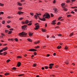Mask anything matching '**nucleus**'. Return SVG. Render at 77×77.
I'll use <instances>...</instances> for the list:
<instances>
[{"mask_svg": "<svg viewBox=\"0 0 77 77\" xmlns=\"http://www.w3.org/2000/svg\"><path fill=\"white\" fill-rule=\"evenodd\" d=\"M4 56L5 55H6V54H7V52H5L4 53Z\"/></svg>", "mask_w": 77, "mask_h": 77, "instance_id": "nucleus-23", "label": "nucleus"}, {"mask_svg": "<svg viewBox=\"0 0 77 77\" xmlns=\"http://www.w3.org/2000/svg\"><path fill=\"white\" fill-rule=\"evenodd\" d=\"M7 27H8V28H11V26H10L9 25H7Z\"/></svg>", "mask_w": 77, "mask_h": 77, "instance_id": "nucleus-30", "label": "nucleus"}, {"mask_svg": "<svg viewBox=\"0 0 77 77\" xmlns=\"http://www.w3.org/2000/svg\"><path fill=\"white\" fill-rule=\"evenodd\" d=\"M5 75H9V73H6L5 74Z\"/></svg>", "mask_w": 77, "mask_h": 77, "instance_id": "nucleus-17", "label": "nucleus"}, {"mask_svg": "<svg viewBox=\"0 0 77 77\" xmlns=\"http://www.w3.org/2000/svg\"><path fill=\"white\" fill-rule=\"evenodd\" d=\"M70 2V1H69V0H68L66 1V3H69Z\"/></svg>", "mask_w": 77, "mask_h": 77, "instance_id": "nucleus-37", "label": "nucleus"}, {"mask_svg": "<svg viewBox=\"0 0 77 77\" xmlns=\"http://www.w3.org/2000/svg\"><path fill=\"white\" fill-rule=\"evenodd\" d=\"M52 24H53V25H54V24H56V23L55 22H53L52 23H51Z\"/></svg>", "mask_w": 77, "mask_h": 77, "instance_id": "nucleus-29", "label": "nucleus"}, {"mask_svg": "<svg viewBox=\"0 0 77 77\" xmlns=\"http://www.w3.org/2000/svg\"><path fill=\"white\" fill-rule=\"evenodd\" d=\"M27 40H28V41H29L30 42H32V40H31V39L30 38L27 39Z\"/></svg>", "mask_w": 77, "mask_h": 77, "instance_id": "nucleus-12", "label": "nucleus"}, {"mask_svg": "<svg viewBox=\"0 0 77 77\" xmlns=\"http://www.w3.org/2000/svg\"><path fill=\"white\" fill-rule=\"evenodd\" d=\"M60 22H58V23H57V24L58 25H59L60 24Z\"/></svg>", "mask_w": 77, "mask_h": 77, "instance_id": "nucleus-54", "label": "nucleus"}, {"mask_svg": "<svg viewBox=\"0 0 77 77\" xmlns=\"http://www.w3.org/2000/svg\"><path fill=\"white\" fill-rule=\"evenodd\" d=\"M53 3H56V0H54L53 2Z\"/></svg>", "mask_w": 77, "mask_h": 77, "instance_id": "nucleus-49", "label": "nucleus"}, {"mask_svg": "<svg viewBox=\"0 0 77 77\" xmlns=\"http://www.w3.org/2000/svg\"><path fill=\"white\" fill-rule=\"evenodd\" d=\"M18 9L19 11H21V9H23V8H22L21 7H19L18 8Z\"/></svg>", "mask_w": 77, "mask_h": 77, "instance_id": "nucleus-14", "label": "nucleus"}, {"mask_svg": "<svg viewBox=\"0 0 77 77\" xmlns=\"http://www.w3.org/2000/svg\"><path fill=\"white\" fill-rule=\"evenodd\" d=\"M12 31H9L8 34H11V33H12Z\"/></svg>", "mask_w": 77, "mask_h": 77, "instance_id": "nucleus-31", "label": "nucleus"}, {"mask_svg": "<svg viewBox=\"0 0 77 77\" xmlns=\"http://www.w3.org/2000/svg\"><path fill=\"white\" fill-rule=\"evenodd\" d=\"M33 66H34L35 67L36 66V64H35V63L33 65Z\"/></svg>", "mask_w": 77, "mask_h": 77, "instance_id": "nucleus-20", "label": "nucleus"}, {"mask_svg": "<svg viewBox=\"0 0 77 77\" xmlns=\"http://www.w3.org/2000/svg\"><path fill=\"white\" fill-rule=\"evenodd\" d=\"M11 21L9 20L7 22V23H8V24H9V23H11Z\"/></svg>", "mask_w": 77, "mask_h": 77, "instance_id": "nucleus-22", "label": "nucleus"}, {"mask_svg": "<svg viewBox=\"0 0 77 77\" xmlns=\"http://www.w3.org/2000/svg\"><path fill=\"white\" fill-rule=\"evenodd\" d=\"M52 67H53V66H49V68L50 69H51V68H52Z\"/></svg>", "mask_w": 77, "mask_h": 77, "instance_id": "nucleus-36", "label": "nucleus"}, {"mask_svg": "<svg viewBox=\"0 0 77 77\" xmlns=\"http://www.w3.org/2000/svg\"><path fill=\"white\" fill-rule=\"evenodd\" d=\"M30 14L33 16V13H30Z\"/></svg>", "mask_w": 77, "mask_h": 77, "instance_id": "nucleus-51", "label": "nucleus"}, {"mask_svg": "<svg viewBox=\"0 0 77 77\" xmlns=\"http://www.w3.org/2000/svg\"><path fill=\"white\" fill-rule=\"evenodd\" d=\"M27 34V33H26L25 32H23L19 34V35L20 36V37H23V35L24 36H26Z\"/></svg>", "mask_w": 77, "mask_h": 77, "instance_id": "nucleus-2", "label": "nucleus"}, {"mask_svg": "<svg viewBox=\"0 0 77 77\" xmlns=\"http://www.w3.org/2000/svg\"><path fill=\"white\" fill-rule=\"evenodd\" d=\"M53 10L55 12H56V13H57V9L56 8H54L53 9Z\"/></svg>", "mask_w": 77, "mask_h": 77, "instance_id": "nucleus-6", "label": "nucleus"}, {"mask_svg": "<svg viewBox=\"0 0 77 77\" xmlns=\"http://www.w3.org/2000/svg\"><path fill=\"white\" fill-rule=\"evenodd\" d=\"M39 42H40V41H38L37 42V44H39Z\"/></svg>", "mask_w": 77, "mask_h": 77, "instance_id": "nucleus-55", "label": "nucleus"}, {"mask_svg": "<svg viewBox=\"0 0 77 77\" xmlns=\"http://www.w3.org/2000/svg\"><path fill=\"white\" fill-rule=\"evenodd\" d=\"M0 6H4V4L0 3Z\"/></svg>", "mask_w": 77, "mask_h": 77, "instance_id": "nucleus-27", "label": "nucleus"}, {"mask_svg": "<svg viewBox=\"0 0 77 77\" xmlns=\"http://www.w3.org/2000/svg\"><path fill=\"white\" fill-rule=\"evenodd\" d=\"M42 31L43 32H45L46 31L45 29H42Z\"/></svg>", "mask_w": 77, "mask_h": 77, "instance_id": "nucleus-18", "label": "nucleus"}, {"mask_svg": "<svg viewBox=\"0 0 77 77\" xmlns=\"http://www.w3.org/2000/svg\"><path fill=\"white\" fill-rule=\"evenodd\" d=\"M74 34L73 33H72L70 35H69V36L71 37V36H72L73 35V34Z\"/></svg>", "mask_w": 77, "mask_h": 77, "instance_id": "nucleus-21", "label": "nucleus"}, {"mask_svg": "<svg viewBox=\"0 0 77 77\" xmlns=\"http://www.w3.org/2000/svg\"><path fill=\"white\" fill-rule=\"evenodd\" d=\"M17 66L19 67V66H21V62H19L17 63Z\"/></svg>", "mask_w": 77, "mask_h": 77, "instance_id": "nucleus-7", "label": "nucleus"}, {"mask_svg": "<svg viewBox=\"0 0 77 77\" xmlns=\"http://www.w3.org/2000/svg\"><path fill=\"white\" fill-rule=\"evenodd\" d=\"M9 30H14V29L12 28H11V29H9Z\"/></svg>", "mask_w": 77, "mask_h": 77, "instance_id": "nucleus-52", "label": "nucleus"}, {"mask_svg": "<svg viewBox=\"0 0 77 77\" xmlns=\"http://www.w3.org/2000/svg\"><path fill=\"white\" fill-rule=\"evenodd\" d=\"M61 47L60 46H58L57 47V48L58 49H60V48H61Z\"/></svg>", "mask_w": 77, "mask_h": 77, "instance_id": "nucleus-15", "label": "nucleus"}, {"mask_svg": "<svg viewBox=\"0 0 77 77\" xmlns=\"http://www.w3.org/2000/svg\"><path fill=\"white\" fill-rule=\"evenodd\" d=\"M71 15H67V17H71Z\"/></svg>", "mask_w": 77, "mask_h": 77, "instance_id": "nucleus-42", "label": "nucleus"}, {"mask_svg": "<svg viewBox=\"0 0 77 77\" xmlns=\"http://www.w3.org/2000/svg\"><path fill=\"white\" fill-rule=\"evenodd\" d=\"M17 14L19 15H20V14H23V12L21 11H19L18 12Z\"/></svg>", "mask_w": 77, "mask_h": 77, "instance_id": "nucleus-8", "label": "nucleus"}, {"mask_svg": "<svg viewBox=\"0 0 77 77\" xmlns=\"http://www.w3.org/2000/svg\"><path fill=\"white\" fill-rule=\"evenodd\" d=\"M3 51H6V50H7L8 49V47H5L4 48H3Z\"/></svg>", "mask_w": 77, "mask_h": 77, "instance_id": "nucleus-9", "label": "nucleus"}, {"mask_svg": "<svg viewBox=\"0 0 77 77\" xmlns=\"http://www.w3.org/2000/svg\"><path fill=\"white\" fill-rule=\"evenodd\" d=\"M37 54V53L36 52H34V54L35 55V56H36V55Z\"/></svg>", "mask_w": 77, "mask_h": 77, "instance_id": "nucleus-32", "label": "nucleus"}, {"mask_svg": "<svg viewBox=\"0 0 77 77\" xmlns=\"http://www.w3.org/2000/svg\"><path fill=\"white\" fill-rule=\"evenodd\" d=\"M3 54L0 52V55H3Z\"/></svg>", "mask_w": 77, "mask_h": 77, "instance_id": "nucleus-58", "label": "nucleus"}, {"mask_svg": "<svg viewBox=\"0 0 77 77\" xmlns=\"http://www.w3.org/2000/svg\"><path fill=\"white\" fill-rule=\"evenodd\" d=\"M47 57H49V56H50V55H49V54H48L47 55Z\"/></svg>", "mask_w": 77, "mask_h": 77, "instance_id": "nucleus-59", "label": "nucleus"}, {"mask_svg": "<svg viewBox=\"0 0 77 77\" xmlns=\"http://www.w3.org/2000/svg\"><path fill=\"white\" fill-rule=\"evenodd\" d=\"M62 18V17H59V18H58V20H60Z\"/></svg>", "mask_w": 77, "mask_h": 77, "instance_id": "nucleus-53", "label": "nucleus"}, {"mask_svg": "<svg viewBox=\"0 0 77 77\" xmlns=\"http://www.w3.org/2000/svg\"><path fill=\"white\" fill-rule=\"evenodd\" d=\"M53 65H54V64L53 63H51L49 64V66H53Z\"/></svg>", "mask_w": 77, "mask_h": 77, "instance_id": "nucleus-19", "label": "nucleus"}, {"mask_svg": "<svg viewBox=\"0 0 77 77\" xmlns=\"http://www.w3.org/2000/svg\"><path fill=\"white\" fill-rule=\"evenodd\" d=\"M15 41L17 42L18 41V39L17 38H16L15 39Z\"/></svg>", "mask_w": 77, "mask_h": 77, "instance_id": "nucleus-43", "label": "nucleus"}, {"mask_svg": "<svg viewBox=\"0 0 77 77\" xmlns=\"http://www.w3.org/2000/svg\"><path fill=\"white\" fill-rule=\"evenodd\" d=\"M26 27H27V25H24L22 26V29H24V30H25Z\"/></svg>", "mask_w": 77, "mask_h": 77, "instance_id": "nucleus-5", "label": "nucleus"}, {"mask_svg": "<svg viewBox=\"0 0 77 77\" xmlns=\"http://www.w3.org/2000/svg\"><path fill=\"white\" fill-rule=\"evenodd\" d=\"M42 69L43 70H44V67H42Z\"/></svg>", "mask_w": 77, "mask_h": 77, "instance_id": "nucleus-63", "label": "nucleus"}, {"mask_svg": "<svg viewBox=\"0 0 77 77\" xmlns=\"http://www.w3.org/2000/svg\"><path fill=\"white\" fill-rule=\"evenodd\" d=\"M57 35L58 36H62V35L60 34H57Z\"/></svg>", "mask_w": 77, "mask_h": 77, "instance_id": "nucleus-28", "label": "nucleus"}, {"mask_svg": "<svg viewBox=\"0 0 77 77\" xmlns=\"http://www.w3.org/2000/svg\"><path fill=\"white\" fill-rule=\"evenodd\" d=\"M32 35H33V33H29V36H32Z\"/></svg>", "mask_w": 77, "mask_h": 77, "instance_id": "nucleus-13", "label": "nucleus"}, {"mask_svg": "<svg viewBox=\"0 0 77 77\" xmlns=\"http://www.w3.org/2000/svg\"><path fill=\"white\" fill-rule=\"evenodd\" d=\"M76 0H72L71 1L72 2H75Z\"/></svg>", "mask_w": 77, "mask_h": 77, "instance_id": "nucleus-61", "label": "nucleus"}, {"mask_svg": "<svg viewBox=\"0 0 77 77\" xmlns=\"http://www.w3.org/2000/svg\"><path fill=\"white\" fill-rule=\"evenodd\" d=\"M23 17H21V18H19V20H21L22 19H23Z\"/></svg>", "mask_w": 77, "mask_h": 77, "instance_id": "nucleus-50", "label": "nucleus"}, {"mask_svg": "<svg viewBox=\"0 0 77 77\" xmlns=\"http://www.w3.org/2000/svg\"><path fill=\"white\" fill-rule=\"evenodd\" d=\"M65 63L66 64V65H68V62H65Z\"/></svg>", "mask_w": 77, "mask_h": 77, "instance_id": "nucleus-47", "label": "nucleus"}, {"mask_svg": "<svg viewBox=\"0 0 77 77\" xmlns=\"http://www.w3.org/2000/svg\"><path fill=\"white\" fill-rule=\"evenodd\" d=\"M45 69H48V67H47V66H45Z\"/></svg>", "mask_w": 77, "mask_h": 77, "instance_id": "nucleus-38", "label": "nucleus"}, {"mask_svg": "<svg viewBox=\"0 0 77 77\" xmlns=\"http://www.w3.org/2000/svg\"><path fill=\"white\" fill-rule=\"evenodd\" d=\"M71 14H74V12L73 11H72L71 12Z\"/></svg>", "mask_w": 77, "mask_h": 77, "instance_id": "nucleus-56", "label": "nucleus"}, {"mask_svg": "<svg viewBox=\"0 0 77 77\" xmlns=\"http://www.w3.org/2000/svg\"><path fill=\"white\" fill-rule=\"evenodd\" d=\"M22 24H26V22H22Z\"/></svg>", "mask_w": 77, "mask_h": 77, "instance_id": "nucleus-45", "label": "nucleus"}, {"mask_svg": "<svg viewBox=\"0 0 77 77\" xmlns=\"http://www.w3.org/2000/svg\"><path fill=\"white\" fill-rule=\"evenodd\" d=\"M77 8V7H72L71 8H72L73 9H75V8Z\"/></svg>", "mask_w": 77, "mask_h": 77, "instance_id": "nucleus-39", "label": "nucleus"}, {"mask_svg": "<svg viewBox=\"0 0 77 77\" xmlns=\"http://www.w3.org/2000/svg\"><path fill=\"white\" fill-rule=\"evenodd\" d=\"M65 3H63L61 4V6H62L63 7V8H64V7H63V6H65Z\"/></svg>", "mask_w": 77, "mask_h": 77, "instance_id": "nucleus-11", "label": "nucleus"}, {"mask_svg": "<svg viewBox=\"0 0 77 77\" xmlns=\"http://www.w3.org/2000/svg\"><path fill=\"white\" fill-rule=\"evenodd\" d=\"M51 16L52 17H54V16L53 14H51Z\"/></svg>", "mask_w": 77, "mask_h": 77, "instance_id": "nucleus-41", "label": "nucleus"}, {"mask_svg": "<svg viewBox=\"0 0 77 77\" xmlns=\"http://www.w3.org/2000/svg\"><path fill=\"white\" fill-rule=\"evenodd\" d=\"M39 26L36 25L35 26V28H34V29H35V30H38V29H39Z\"/></svg>", "mask_w": 77, "mask_h": 77, "instance_id": "nucleus-4", "label": "nucleus"}, {"mask_svg": "<svg viewBox=\"0 0 77 77\" xmlns=\"http://www.w3.org/2000/svg\"><path fill=\"white\" fill-rule=\"evenodd\" d=\"M10 60H11L9 59H8V60H7V63H8V62H9L10 61Z\"/></svg>", "mask_w": 77, "mask_h": 77, "instance_id": "nucleus-34", "label": "nucleus"}, {"mask_svg": "<svg viewBox=\"0 0 77 77\" xmlns=\"http://www.w3.org/2000/svg\"><path fill=\"white\" fill-rule=\"evenodd\" d=\"M37 47V48L38 49V48H39V46H38Z\"/></svg>", "mask_w": 77, "mask_h": 77, "instance_id": "nucleus-57", "label": "nucleus"}, {"mask_svg": "<svg viewBox=\"0 0 77 77\" xmlns=\"http://www.w3.org/2000/svg\"><path fill=\"white\" fill-rule=\"evenodd\" d=\"M16 69H17V68H16V67H13L12 68V69H14V70H15Z\"/></svg>", "mask_w": 77, "mask_h": 77, "instance_id": "nucleus-25", "label": "nucleus"}, {"mask_svg": "<svg viewBox=\"0 0 77 77\" xmlns=\"http://www.w3.org/2000/svg\"><path fill=\"white\" fill-rule=\"evenodd\" d=\"M24 1H25V0H21V2H24Z\"/></svg>", "mask_w": 77, "mask_h": 77, "instance_id": "nucleus-62", "label": "nucleus"}, {"mask_svg": "<svg viewBox=\"0 0 77 77\" xmlns=\"http://www.w3.org/2000/svg\"><path fill=\"white\" fill-rule=\"evenodd\" d=\"M31 24H32V23H29L28 24V26H31Z\"/></svg>", "mask_w": 77, "mask_h": 77, "instance_id": "nucleus-48", "label": "nucleus"}, {"mask_svg": "<svg viewBox=\"0 0 77 77\" xmlns=\"http://www.w3.org/2000/svg\"><path fill=\"white\" fill-rule=\"evenodd\" d=\"M28 23H29V21L28 20H26L25 21V24H28Z\"/></svg>", "mask_w": 77, "mask_h": 77, "instance_id": "nucleus-10", "label": "nucleus"}, {"mask_svg": "<svg viewBox=\"0 0 77 77\" xmlns=\"http://www.w3.org/2000/svg\"><path fill=\"white\" fill-rule=\"evenodd\" d=\"M29 51H36V49H35L33 48H31L29 50Z\"/></svg>", "mask_w": 77, "mask_h": 77, "instance_id": "nucleus-3", "label": "nucleus"}, {"mask_svg": "<svg viewBox=\"0 0 77 77\" xmlns=\"http://www.w3.org/2000/svg\"><path fill=\"white\" fill-rule=\"evenodd\" d=\"M36 15H35L34 16L35 19L37 20V19H38L37 17H38L39 18V19L40 20H41V21H45V18H48V19H49V18H50V14H49L47 13H46L44 14V15H43V17L44 18L42 19H41L39 18V16H38L39 15H41V14H38V13H36Z\"/></svg>", "mask_w": 77, "mask_h": 77, "instance_id": "nucleus-1", "label": "nucleus"}, {"mask_svg": "<svg viewBox=\"0 0 77 77\" xmlns=\"http://www.w3.org/2000/svg\"><path fill=\"white\" fill-rule=\"evenodd\" d=\"M63 10H64V11H67V9L66 8H63Z\"/></svg>", "mask_w": 77, "mask_h": 77, "instance_id": "nucleus-16", "label": "nucleus"}, {"mask_svg": "<svg viewBox=\"0 0 77 77\" xmlns=\"http://www.w3.org/2000/svg\"><path fill=\"white\" fill-rule=\"evenodd\" d=\"M64 48H65V50H68V47L65 46V47Z\"/></svg>", "mask_w": 77, "mask_h": 77, "instance_id": "nucleus-26", "label": "nucleus"}, {"mask_svg": "<svg viewBox=\"0 0 77 77\" xmlns=\"http://www.w3.org/2000/svg\"><path fill=\"white\" fill-rule=\"evenodd\" d=\"M18 5L19 6H22V4H20V3H19L18 2Z\"/></svg>", "mask_w": 77, "mask_h": 77, "instance_id": "nucleus-33", "label": "nucleus"}, {"mask_svg": "<svg viewBox=\"0 0 77 77\" xmlns=\"http://www.w3.org/2000/svg\"><path fill=\"white\" fill-rule=\"evenodd\" d=\"M22 75H23V74L19 75H18V76H22Z\"/></svg>", "mask_w": 77, "mask_h": 77, "instance_id": "nucleus-60", "label": "nucleus"}, {"mask_svg": "<svg viewBox=\"0 0 77 77\" xmlns=\"http://www.w3.org/2000/svg\"><path fill=\"white\" fill-rule=\"evenodd\" d=\"M0 13L1 14H4V12H0Z\"/></svg>", "mask_w": 77, "mask_h": 77, "instance_id": "nucleus-46", "label": "nucleus"}, {"mask_svg": "<svg viewBox=\"0 0 77 77\" xmlns=\"http://www.w3.org/2000/svg\"><path fill=\"white\" fill-rule=\"evenodd\" d=\"M9 32V30H5V33H7Z\"/></svg>", "mask_w": 77, "mask_h": 77, "instance_id": "nucleus-35", "label": "nucleus"}, {"mask_svg": "<svg viewBox=\"0 0 77 77\" xmlns=\"http://www.w3.org/2000/svg\"><path fill=\"white\" fill-rule=\"evenodd\" d=\"M54 56H55L56 55V53H54L53 54Z\"/></svg>", "mask_w": 77, "mask_h": 77, "instance_id": "nucleus-64", "label": "nucleus"}, {"mask_svg": "<svg viewBox=\"0 0 77 77\" xmlns=\"http://www.w3.org/2000/svg\"><path fill=\"white\" fill-rule=\"evenodd\" d=\"M5 21H2V24H5Z\"/></svg>", "mask_w": 77, "mask_h": 77, "instance_id": "nucleus-40", "label": "nucleus"}, {"mask_svg": "<svg viewBox=\"0 0 77 77\" xmlns=\"http://www.w3.org/2000/svg\"><path fill=\"white\" fill-rule=\"evenodd\" d=\"M3 49H2L0 50V53H1V52H3Z\"/></svg>", "mask_w": 77, "mask_h": 77, "instance_id": "nucleus-44", "label": "nucleus"}, {"mask_svg": "<svg viewBox=\"0 0 77 77\" xmlns=\"http://www.w3.org/2000/svg\"><path fill=\"white\" fill-rule=\"evenodd\" d=\"M17 58H21L22 57L21 56H17Z\"/></svg>", "mask_w": 77, "mask_h": 77, "instance_id": "nucleus-24", "label": "nucleus"}]
</instances>
